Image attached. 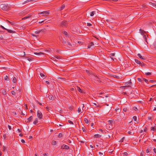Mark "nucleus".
<instances>
[{
  "mask_svg": "<svg viewBox=\"0 0 156 156\" xmlns=\"http://www.w3.org/2000/svg\"><path fill=\"white\" fill-rule=\"evenodd\" d=\"M0 8L5 11L10 10V7L7 4H2L0 5Z\"/></svg>",
  "mask_w": 156,
  "mask_h": 156,
  "instance_id": "1",
  "label": "nucleus"
},
{
  "mask_svg": "<svg viewBox=\"0 0 156 156\" xmlns=\"http://www.w3.org/2000/svg\"><path fill=\"white\" fill-rule=\"evenodd\" d=\"M132 84V82L131 81V80H130L128 82H126L125 85V86H122V87H123L124 88V89H127L128 87H131V85Z\"/></svg>",
  "mask_w": 156,
  "mask_h": 156,
  "instance_id": "2",
  "label": "nucleus"
},
{
  "mask_svg": "<svg viewBox=\"0 0 156 156\" xmlns=\"http://www.w3.org/2000/svg\"><path fill=\"white\" fill-rule=\"evenodd\" d=\"M141 34V35H144V40L146 41L147 42V44H148V43L147 41V36L146 35H144V33L145 32L144 31V30H142L141 29H140L139 30Z\"/></svg>",
  "mask_w": 156,
  "mask_h": 156,
  "instance_id": "3",
  "label": "nucleus"
},
{
  "mask_svg": "<svg viewBox=\"0 0 156 156\" xmlns=\"http://www.w3.org/2000/svg\"><path fill=\"white\" fill-rule=\"evenodd\" d=\"M49 14V11H43L41 12H40L38 13L39 14H42L44 16H47Z\"/></svg>",
  "mask_w": 156,
  "mask_h": 156,
  "instance_id": "4",
  "label": "nucleus"
},
{
  "mask_svg": "<svg viewBox=\"0 0 156 156\" xmlns=\"http://www.w3.org/2000/svg\"><path fill=\"white\" fill-rule=\"evenodd\" d=\"M37 116L39 119H40L42 118L43 115L41 112L39 110H38L37 112Z\"/></svg>",
  "mask_w": 156,
  "mask_h": 156,
  "instance_id": "5",
  "label": "nucleus"
},
{
  "mask_svg": "<svg viewBox=\"0 0 156 156\" xmlns=\"http://www.w3.org/2000/svg\"><path fill=\"white\" fill-rule=\"evenodd\" d=\"M60 25L62 27H66L67 26V22L66 21H63L60 23Z\"/></svg>",
  "mask_w": 156,
  "mask_h": 156,
  "instance_id": "6",
  "label": "nucleus"
},
{
  "mask_svg": "<svg viewBox=\"0 0 156 156\" xmlns=\"http://www.w3.org/2000/svg\"><path fill=\"white\" fill-rule=\"evenodd\" d=\"M33 118V116H31L28 118L27 119V121H25V122L27 123L30 122L32 121Z\"/></svg>",
  "mask_w": 156,
  "mask_h": 156,
  "instance_id": "7",
  "label": "nucleus"
},
{
  "mask_svg": "<svg viewBox=\"0 0 156 156\" xmlns=\"http://www.w3.org/2000/svg\"><path fill=\"white\" fill-rule=\"evenodd\" d=\"M61 148L65 149L66 150H68V149H69V147L67 145H66L65 144H63L61 146Z\"/></svg>",
  "mask_w": 156,
  "mask_h": 156,
  "instance_id": "8",
  "label": "nucleus"
},
{
  "mask_svg": "<svg viewBox=\"0 0 156 156\" xmlns=\"http://www.w3.org/2000/svg\"><path fill=\"white\" fill-rule=\"evenodd\" d=\"M94 79L99 83H101V78L98 77L97 76H95Z\"/></svg>",
  "mask_w": 156,
  "mask_h": 156,
  "instance_id": "9",
  "label": "nucleus"
},
{
  "mask_svg": "<svg viewBox=\"0 0 156 156\" xmlns=\"http://www.w3.org/2000/svg\"><path fill=\"white\" fill-rule=\"evenodd\" d=\"M121 111V109L119 108H118L115 109V111L116 112V114H119L120 113Z\"/></svg>",
  "mask_w": 156,
  "mask_h": 156,
  "instance_id": "10",
  "label": "nucleus"
},
{
  "mask_svg": "<svg viewBox=\"0 0 156 156\" xmlns=\"http://www.w3.org/2000/svg\"><path fill=\"white\" fill-rule=\"evenodd\" d=\"M31 16H32V15L28 14L27 16H25V17H23V18L22 19V20H25L27 19L30 18L31 17Z\"/></svg>",
  "mask_w": 156,
  "mask_h": 156,
  "instance_id": "11",
  "label": "nucleus"
},
{
  "mask_svg": "<svg viewBox=\"0 0 156 156\" xmlns=\"http://www.w3.org/2000/svg\"><path fill=\"white\" fill-rule=\"evenodd\" d=\"M137 55L141 59H145V58L144 56H141L140 54H137Z\"/></svg>",
  "mask_w": 156,
  "mask_h": 156,
  "instance_id": "12",
  "label": "nucleus"
},
{
  "mask_svg": "<svg viewBox=\"0 0 156 156\" xmlns=\"http://www.w3.org/2000/svg\"><path fill=\"white\" fill-rule=\"evenodd\" d=\"M94 45V44L93 42H90L89 44L87 46L88 48H90V47Z\"/></svg>",
  "mask_w": 156,
  "mask_h": 156,
  "instance_id": "13",
  "label": "nucleus"
},
{
  "mask_svg": "<svg viewBox=\"0 0 156 156\" xmlns=\"http://www.w3.org/2000/svg\"><path fill=\"white\" fill-rule=\"evenodd\" d=\"M106 20L107 22H109L111 23L114 22L113 21V19H112L110 18L109 19Z\"/></svg>",
  "mask_w": 156,
  "mask_h": 156,
  "instance_id": "14",
  "label": "nucleus"
},
{
  "mask_svg": "<svg viewBox=\"0 0 156 156\" xmlns=\"http://www.w3.org/2000/svg\"><path fill=\"white\" fill-rule=\"evenodd\" d=\"M77 90L81 93H83L84 92L82 90L78 87H77Z\"/></svg>",
  "mask_w": 156,
  "mask_h": 156,
  "instance_id": "15",
  "label": "nucleus"
},
{
  "mask_svg": "<svg viewBox=\"0 0 156 156\" xmlns=\"http://www.w3.org/2000/svg\"><path fill=\"white\" fill-rule=\"evenodd\" d=\"M61 38H62V39H61V38H59V39L61 41L62 43V45L64 43H65V42H66V39H62V37H61Z\"/></svg>",
  "mask_w": 156,
  "mask_h": 156,
  "instance_id": "16",
  "label": "nucleus"
},
{
  "mask_svg": "<svg viewBox=\"0 0 156 156\" xmlns=\"http://www.w3.org/2000/svg\"><path fill=\"white\" fill-rule=\"evenodd\" d=\"M34 54L37 55H44V53L41 52H35Z\"/></svg>",
  "mask_w": 156,
  "mask_h": 156,
  "instance_id": "17",
  "label": "nucleus"
},
{
  "mask_svg": "<svg viewBox=\"0 0 156 156\" xmlns=\"http://www.w3.org/2000/svg\"><path fill=\"white\" fill-rule=\"evenodd\" d=\"M66 46L69 48H70L72 46V45L69 42H67Z\"/></svg>",
  "mask_w": 156,
  "mask_h": 156,
  "instance_id": "18",
  "label": "nucleus"
},
{
  "mask_svg": "<svg viewBox=\"0 0 156 156\" xmlns=\"http://www.w3.org/2000/svg\"><path fill=\"white\" fill-rule=\"evenodd\" d=\"M101 136V135L97 134L94 135V138H100Z\"/></svg>",
  "mask_w": 156,
  "mask_h": 156,
  "instance_id": "19",
  "label": "nucleus"
},
{
  "mask_svg": "<svg viewBox=\"0 0 156 156\" xmlns=\"http://www.w3.org/2000/svg\"><path fill=\"white\" fill-rule=\"evenodd\" d=\"M6 30H7L9 33H15V31H13L11 30H9L7 29Z\"/></svg>",
  "mask_w": 156,
  "mask_h": 156,
  "instance_id": "20",
  "label": "nucleus"
},
{
  "mask_svg": "<svg viewBox=\"0 0 156 156\" xmlns=\"http://www.w3.org/2000/svg\"><path fill=\"white\" fill-rule=\"evenodd\" d=\"M40 75L42 77H44V78H45L46 76H45V75H44L43 73H40Z\"/></svg>",
  "mask_w": 156,
  "mask_h": 156,
  "instance_id": "21",
  "label": "nucleus"
},
{
  "mask_svg": "<svg viewBox=\"0 0 156 156\" xmlns=\"http://www.w3.org/2000/svg\"><path fill=\"white\" fill-rule=\"evenodd\" d=\"M2 94H3L4 95H5L7 94V92L5 90H3L2 91Z\"/></svg>",
  "mask_w": 156,
  "mask_h": 156,
  "instance_id": "22",
  "label": "nucleus"
},
{
  "mask_svg": "<svg viewBox=\"0 0 156 156\" xmlns=\"http://www.w3.org/2000/svg\"><path fill=\"white\" fill-rule=\"evenodd\" d=\"M135 61L136 62V63L138 64H141V62H140V61L138 60L137 59H135Z\"/></svg>",
  "mask_w": 156,
  "mask_h": 156,
  "instance_id": "23",
  "label": "nucleus"
},
{
  "mask_svg": "<svg viewBox=\"0 0 156 156\" xmlns=\"http://www.w3.org/2000/svg\"><path fill=\"white\" fill-rule=\"evenodd\" d=\"M38 122V119L37 118H36L35 120L33 122V123L36 125L37 123Z\"/></svg>",
  "mask_w": 156,
  "mask_h": 156,
  "instance_id": "24",
  "label": "nucleus"
},
{
  "mask_svg": "<svg viewBox=\"0 0 156 156\" xmlns=\"http://www.w3.org/2000/svg\"><path fill=\"white\" fill-rule=\"evenodd\" d=\"M65 7V5H62V6L60 8L59 10L60 11L63 10Z\"/></svg>",
  "mask_w": 156,
  "mask_h": 156,
  "instance_id": "25",
  "label": "nucleus"
},
{
  "mask_svg": "<svg viewBox=\"0 0 156 156\" xmlns=\"http://www.w3.org/2000/svg\"><path fill=\"white\" fill-rule=\"evenodd\" d=\"M12 82L14 83H16L17 82V80H16V77H14L13 78V79L12 80Z\"/></svg>",
  "mask_w": 156,
  "mask_h": 156,
  "instance_id": "26",
  "label": "nucleus"
},
{
  "mask_svg": "<svg viewBox=\"0 0 156 156\" xmlns=\"http://www.w3.org/2000/svg\"><path fill=\"white\" fill-rule=\"evenodd\" d=\"M151 130L155 131L156 130V128L155 127H151Z\"/></svg>",
  "mask_w": 156,
  "mask_h": 156,
  "instance_id": "27",
  "label": "nucleus"
},
{
  "mask_svg": "<svg viewBox=\"0 0 156 156\" xmlns=\"http://www.w3.org/2000/svg\"><path fill=\"white\" fill-rule=\"evenodd\" d=\"M153 46L154 48H156V40L153 43Z\"/></svg>",
  "mask_w": 156,
  "mask_h": 156,
  "instance_id": "28",
  "label": "nucleus"
},
{
  "mask_svg": "<svg viewBox=\"0 0 156 156\" xmlns=\"http://www.w3.org/2000/svg\"><path fill=\"white\" fill-rule=\"evenodd\" d=\"M84 121L86 123L88 124L89 123L88 120L87 118H85Z\"/></svg>",
  "mask_w": 156,
  "mask_h": 156,
  "instance_id": "29",
  "label": "nucleus"
},
{
  "mask_svg": "<svg viewBox=\"0 0 156 156\" xmlns=\"http://www.w3.org/2000/svg\"><path fill=\"white\" fill-rule=\"evenodd\" d=\"M42 30H37L35 31V34H39L40 33L41 31H42Z\"/></svg>",
  "mask_w": 156,
  "mask_h": 156,
  "instance_id": "30",
  "label": "nucleus"
},
{
  "mask_svg": "<svg viewBox=\"0 0 156 156\" xmlns=\"http://www.w3.org/2000/svg\"><path fill=\"white\" fill-rule=\"evenodd\" d=\"M95 13V11H92V12H91V13H90V16H93L94 15V14Z\"/></svg>",
  "mask_w": 156,
  "mask_h": 156,
  "instance_id": "31",
  "label": "nucleus"
},
{
  "mask_svg": "<svg viewBox=\"0 0 156 156\" xmlns=\"http://www.w3.org/2000/svg\"><path fill=\"white\" fill-rule=\"evenodd\" d=\"M63 136V134L62 133H59V134H58V137H59V138H61L62 137V136Z\"/></svg>",
  "mask_w": 156,
  "mask_h": 156,
  "instance_id": "32",
  "label": "nucleus"
},
{
  "mask_svg": "<svg viewBox=\"0 0 156 156\" xmlns=\"http://www.w3.org/2000/svg\"><path fill=\"white\" fill-rule=\"evenodd\" d=\"M143 80H144V81H145L146 83H149V81H148V80H147V79H146L143 78Z\"/></svg>",
  "mask_w": 156,
  "mask_h": 156,
  "instance_id": "33",
  "label": "nucleus"
},
{
  "mask_svg": "<svg viewBox=\"0 0 156 156\" xmlns=\"http://www.w3.org/2000/svg\"><path fill=\"white\" fill-rule=\"evenodd\" d=\"M63 33L67 37L68 36V33L66 31H64Z\"/></svg>",
  "mask_w": 156,
  "mask_h": 156,
  "instance_id": "34",
  "label": "nucleus"
},
{
  "mask_svg": "<svg viewBox=\"0 0 156 156\" xmlns=\"http://www.w3.org/2000/svg\"><path fill=\"white\" fill-rule=\"evenodd\" d=\"M48 98L50 100H52L54 98L53 96L52 95H49L48 96Z\"/></svg>",
  "mask_w": 156,
  "mask_h": 156,
  "instance_id": "35",
  "label": "nucleus"
},
{
  "mask_svg": "<svg viewBox=\"0 0 156 156\" xmlns=\"http://www.w3.org/2000/svg\"><path fill=\"white\" fill-rule=\"evenodd\" d=\"M146 76H149L151 74V73L150 72H147L145 73Z\"/></svg>",
  "mask_w": 156,
  "mask_h": 156,
  "instance_id": "36",
  "label": "nucleus"
},
{
  "mask_svg": "<svg viewBox=\"0 0 156 156\" xmlns=\"http://www.w3.org/2000/svg\"><path fill=\"white\" fill-rule=\"evenodd\" d=\"M69 109H70V110H73V108H74V107L73 106H70V107H69Z\"/></svg>",
  "mask_w": 156,
  "mask_h": 156,
  "instance_id": "37",
  "label": "nucleus"
},
{
  "mask_svg": "<svg viewBox=\"0 0 156 156\" xmlns=\"http://www.w3.org/2000/svg\"><path fill=\"white\" fill-rule=\"evenodd\" d=\"M140 65L142 67H143L145 66V64L143 62H141V64Z\"/></svg>",
  "mask_w": 156,
  "mask_h": 156,
  "instance_id": "38",
  "label": "nucleus"
},
{
  "mask_svg": "<svg viewBox=\"0 0 156 156\" xmlns=\"http://www.w3.org/2000/svg\"><path fill=\"white\" fill-rule=\"evenodd\" d=\"M7 21L11 25H13L14 24V23L13 22H10L9 20H7Z\"/></svg>",
  "mask_w": 156,
  "mask_h": 156,
  "instance_id": "39",
  "label": "nucleus"
},
{
  "mask_svg": "<svg viewBox=\"0 0 156 156\" xmlns=\"http://www.w3.org/2000/svg\"><path fill=\"white\" fill-rule=\"evenodd\" d=\"M52 144L53 145H55L56 144V141L54 140H53L52 142Z\"/></svg>",
  "mask_w": 156,
  "mask_h": 156,
  "instance_id": "40",
  "label": "nucleus"
},
{
  "mask_svg": "<svg viewBox=\"0 0 156 156\" xmlns=\"http://www.w3.org/2000/svg\"><path fill=\"white\" fill-rule=\"evenodd\" d=\"M123 111L124 112H126L127 111V108L126 107L123 108Z\"/></svg>",
  "mask_w": 156,
  "mask_h": 156,
  "instance_id": "41",
  "label": "nucleus"
},
{
  "mask_svg": "<svg viewBox=\"0 0 156 156\" xmlns=\"http://www.w3.org/2000/svg\"><path fill=\"white\" fill-rule=\"evenodd\" d=\"M128 134H129L131 135H133L134 133H133V132H131V131H129L128 132Z\"/></svg>",
  "mask_w": 156,
  "mask_h": 156,
  "instance_id": "42",
  "label": "nucleus"
},
{
  "mask_svg": "<svg viewBox=\"0 0 156 156\" xmlns=\"http://www.w3.org/2000/svg\"><path fill=\"white\" fill-rule=\"evenodd\" d=\"M68 122L69 123H70V124H72V125L73 124V122L72 121H70V120H68Z\"/></svg>",
  "mask_w": 156,
  "mask_h": 156,
  "instance_id": "43",
  "label": "nucleus"
},
{
  "mask_svg": "<svg viewBox=\"0 0 156 156\" xmlns=\"http://www.w3.org/2000/svg\"><path fill=\"white\" fill-rule=\"evenodd\" d=\"M106 1H111V2H116L118 1V0H106Z\"/></svg>",
  "mask_w": 156,
  "mask_h": 156,
  "instance_id": "44",
  "label": "nucleus"
},
{
  "mask_svg": "<svg viewBox=\"0 0 156 156\" xmlns=\"http://www.w3.org/2000/svg\"><path fill=\"white\" fill-rule=\"evenodd\" d=\"M8 78L9 79V77L7 76H6L5 77L4 79L6 80H7Z\"/></svg>",
  "mask_w": 156,
  "mask_h": 156,
  "instance_id": "45",
  "label": "nucleus"
},
{
  "mask_svg": "<svg viewBox=\"0 0 156 156\" xmlns=\"http://www.w3.org/2000/svg\"><path fill=\"white\" fill-rule=\"evenodd\" d=\"M133 119H134V121H136L137 119V117L136 116H134L133 117Z\"/></svg>",
  "mask_w": 156,
  "mask_h": 156,
  "instance_id": "46",
  "label": "nucleus"
},
{
  "mask_svg": "<svg viewBox=\"0 0 156 156\" xmlns=\"http://www.w3.org/2000/svg\"><path fill=\"white\" fill-rule=\"evenodd\" d=\"M11 94L12 95H15L16 93L15 92V91H11Z\"/></svg>",
  "mask_w": 156,
  "mask_h": 156,
  "instance_id": "47",
  "label": "nucleus"
},
{
  "mask_svg": "<svg viewBox=\"0 0 156 156\" xmlns=\"http://www.w3.org/2000/svg\"><path fill=\"white\" fill-rule=\"evenodd\" d=\"M78 111L79 113H80L81 112V108H80V107H79L78 108Z\"/></svg>",
  "mask_w": 156,
  "mask_h": 156,
  "instance_id": "48",
  "label": "nucleus"
},
{
  "mask_svg": "<svg viewBox=\"0 0 156 156\" xmlns=\"http://www.w3.org/2000/svg\"><path fill=\"white\" fill-rule=\"evenodd\" d=\"M123 154L124 156H126L128 155V153L126 152H125L123 153Z\"/></svg>",
  "mask_w": 156,
  "mask_h": 156,
  "instance_id": "49",
  "label": "nucleus"
},
{
  "mask_svg": "<svg viewBox=\"0 0 156 156\" xmlns=\"http://www.w3.org/2000/svg\"><path fill=\"white\" fill-rule=\"evenodd\" d=\"M151 151V150L150 149H147L146 150V152L147 153H149L150 151Z\"/></svg>",
  "mask_w": 156,
  "mask_h": 156,
  "instance_id": "50",
  "label": "nucleus"
},
{
  "mask_svg": "<svg viewBox=\"0 0 156 156\" xmlns=\"http://www.w3.org/2000/svg\"><path fill=\"white\" fill-rule=\"evenodd\" d=\"M137 80L139 82H142V80L140 78H137Z\"/></svg>",
  "mask_w": 156,
  "mask_h": 156,
  "instance_id": "51",
  "label": "nucleus"
},
{
  "mask_svg": "<svg viewBox=\"0 0 156 156\" xmlns=\"http://www.w3.org/2000/svg\"><path fill=\"white\" fill-rule=\"evenodd\" d=\"M1 27L3 29H4V30H6L7 29L5 28V27H4L2 25H1Z\"/></svg>",
  "mask_w": 156,
  "mask_h": 156,
  "instance_id": "52",
  "label": "nucleus"
},
{
  "mask_svg": "<svg viewBox=\"0 0 156 156\" xmlns=\"http://www.w3.org/2000/svg\"><path fill=\"white\" fill-rule=\"evenodd\" d=\"M3 151H5V147L4 146H3Z\"/></svg>",
  "mask_w": 156,
  "mask_h": 156,
  "instance_id": "53",
  "label": "nucleus"
},
{
  "mask_svg": "<svg viewBox=\"0 0 156 156\" xmlns=\"http://www.w3.org/2000/svg\"><path fill=\"white\" fill-rule=\"evenodd\" d=\"M125 138L124 137H123L121 139V140H120V142H123V140H124V139Z\"/></svg>",
  "mask_w": 156,
  "mask_h": 156,
  "instance_id": "54",
  "label": "nucleus"
},
{
  "mask_svg": "<svg viewBox=\"0 0 156 156\" xmlns=\"http://www.w3.org/2000/svg\"><path fill=\"white\" fill-rule=\"evenodd\" d=\"M85 128V127H83L82 128V130L83 132H85L86 130Z\"/></svg>",
  "mask_w": 156,
  "mask_h": 156,
  "instance_id": "55",
  "label": "nucleus"
},
{
  "mask_svg": "<svg viewBox=\"0 0 156 156\" xmlns=\"http://www.w3.org/2000/svg\"><path fill=\"white\" fill-rule=\"evenodd\" d=\"M67 42H66H66H65V43H63V44H62V45H63L64 46L67 45Z\"/></svg>",
  "mask_w": 156,
  "mask_h": 156,
  "instance_id": "56",
  "label": "nucleus"
},
{
  "mask_svg": "<svg viewBox=\"0 0 156 156\" xmlns=\"http://www.w3.org/2000/svg\"><path fill=\"white\" fill-rule=\"evenodd\" d=\"M67 42H66H66H65V43H63V44H62V45H63L64 46L67 45Z\"/></svg>",
  "mask_w": 156,
  "mask_h": 156,
  "instance_id": "57",
  "label": "nucleus"
},
{
  "mask_svg": "<svg viewBox=\"0 0 156 156\" xmlns=\"http://www.w3.org/2000/svg\"><path fill=\"white\" fill-rule=\"evenodd\" d=\"M133 109L135 111H136V110H138L137 108L136 107H133Z\"/></svg>",
  "mask_w": 156,
  "mask_h": 156,
  "instance_id": "58",
  "label": "nucleus"
},
{
  "mask_svg": "<svg viewBox=\"0 0 156 156\" xmlns=\"http://www.w3.org/2000/svg\"><path fill=\"white\" fill-rule=\"evenodd\" d=\"M155 80H149V82L151 83H153V82H155Z\"/></svg>",
  "mask_w": 156,
  "mask_h": 156,
  "instance_id": "59",
  "label": "nucleus"
},
{
  "mask_svg": "<svg viewBox=\"0 0 156 156\" xmlns=\"http://www.w3.org/2000/svg\"><path fill=\"white\" fill-rule=\"evenodd\" d=\"M28 59V61H32V59H31V58H29V57H28V59Z\"/></svg>",
  "mask_w": 156,
  "mask_h": 156,
  "instance_id": "60",
  "label": "nucleus"
},
{
  "mask_svg": "<svg viewBox=\"0 0 156 156\" xmlns=\"http://www.w3.org/2000/svg\"><path fill=\"white\" fill-rule=\"evenodd\" d=\"M92 25V24L90 23H87V26H90Z\"/></svg>",
  "mask_w": 156,
  "mask_h": 156,
  "instance_id": "61",
  "label": "nucleus"
},
{
  "mask_svg": "<svg viewBox=\"0 0 156 156\" xmlns=\"http://www.w3.org/2000/svg\"><path fill=\"white\" fill-rule=\"evenodd\" d=\"M67 142L69 143H71V141L69 140H67Z\"/></svg>",
  "mask_w": 156,
  "mask_h": 156,
  "instance_id": "62",
  "label": "nucleus"
},
{
  "mask_svg": "<svg viewBox=\"0 0 156 156\" xmlns=\"http://www.w3.org/2000/svg\"><path fill=\"white\" fill-rule=\"evenodd\" d=\"M3 136L4 138L5 139L7 137V135L6 134H4L3 135Z\"/></svg>",
  "mask_w": 156,
  "mask_h": 156,
  "instance_id": "63",
  "label": "nucleus"
},
{
  "mask_svg": "<svg viewBox=\"0 0 156 156\" xmlns=\"http://www.w3.org/2000/svg\"><path fill=\"white\" fill-rule=\"evenodd\" d=\"M17 130L18 131L19 133H21L22 132L21 130L20 129H18Z\"/></svg>",
  "mask_w": 156,
  "mask_h": 156,
  "instance_id": "64",
  "label": "nucleus"
}]
</instances>
